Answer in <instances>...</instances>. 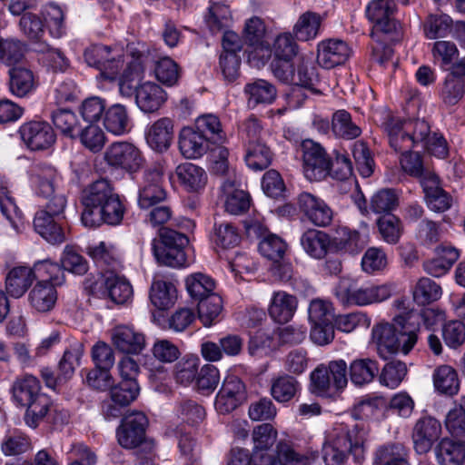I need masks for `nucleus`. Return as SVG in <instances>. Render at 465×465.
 <instances>
[{"mask_svg": "<svg viewBox=\"0 0 465 465\" xmlns=\"http://www.w3.org/2000/svg\"><path fill=\"white\" fill-rule=\"evenodd\" d=\"M367 430L356 424L351 428L340 427L334 429L322 448V457L325 465H346L349 456L355 462L365 458Z\"/></svg>", "mask_w": 465, "mask_h": 465, "instance_id": "nucleus-1", "label": "nucleus"}, {"mask_svg": "<svg viewBox=\"0 0 465 465\" xmlns=\"http://www.w3.org/2000/svg\"><path fill=\"white\" fill-rule=\"evenodd\" d=\"M372 340L380 357L386 360L399 351L409 353L416 344L418 336L415 330L408 325L405 317L399 315L394 318L393 323H380L373 327Z\"/></svg>", "mask_w": 465, "mask_h": 465, "instance_id": "nucleus-2", "label": "nucleus"}, {"mask_svg": "<svg viewBox=\"0 0 465 465\" xmlns=\"http://www.w3.org/2000/svg\"><path fill=\"white\" fill-rule=\"evenodd\" d=\"M14 401L26 408L25 421L31 428H36L47 414L50 408L49 398L41 392L39 380L33 375H24L15 379L11 389Z\"/></svg>", "mask_w": 465, "mask_h": 465, "instance_id": "nucleus-3", "label": "nucleus"}, {"mask_svg": "<svg viewBox=\"0 0 465 465\" xmlns=\"http://www.w3.org/2000/svg\"><path fill=\"white\" fill-rule=\"evenodd\" d=\"M393 292L391 283L375 284L366 282L359 285L350 278H341L336 288L335 295L343 304L367 306L388 300Z\"/></svg>", "mask_w": 465, "mask_h": 465, "instance_id": "nucleus-4", "label": "nucleus"}, {"mask_svg": "<svg viewBox=\"0 0 465 465\" xmlns=\"http://www.w3.org/2000/svg\"><path fill=\"white\" fill-rule=\"evenodd\" d=\"M160 243L153 244V254L157 262L163 265L182 268L187 264L184 248L189 239L184 233L169 228H163L160 234Z\"/></svg>", "mask_w": 465, "mask_h": 465, "instance_id": "nucleus-5", "label": "nucleus"}, {"mask_svg": "<svg viewBox=\"0 0 465 465\" xmlns=\"http://www.w3.org/2000/svg\"><path fill=\"white\" fill-rule=\"evenodd\" d=\"M84 60L89 66L95 67L103 75L114 80L124 66L122 51L104 45H93L85 49Z\"/></svg>", "mask_w": 465, "mask_h": 465, "instance_id": "nucleus-6", "label": "nucleus"}, {"mask_svg": "<svg viewBox=\"0 0 465 465\" xmlns=\"http://www.w3.org/2000/svg\"><path fill=\"white\" fill-rule=\"evenodd\" d=\"M302 170L307 180L322 181L325 179L331 170V157L326 150L311 139L302 141Z\"/></svg>", "mask_w": 465, "mask_h": 465, "instance_id": "nucleus-7", "label": "nucleus"}, {"mask_svg": "<svg viewBox=\"0 0 465 465\" xmlns=\"http://www.w3.org/2000/svg\"><path fill=\"white\" fill-rule=\"evenodd\" d=\"M407 131H410L411 139L413 140V147L421 145L439 158H444L448 154L446 140L442 135L431 132L430 124L425 120L408 119Z\"/></svg>", "mask_w": 465, "mask_h": 465, "instance_id": "nucleus-8", "label": "nucleus"}, {"mask_svg": "<svg viewBox=\"0 0 465 465\" xmlns=\"http://www.w3.org/2000/svg\"><path fill=\"white\" fill-rule=\"evenodd\" d=\"M163 175V168L157 164L148 167L143 172L138 191V204L142 209L153 207L166 199Z\"/></svg>", "mask_w": 465, "mask_h": 465, "instance_id": "nucleus-9", "label": "nucleus"}, {"mask_svg": "<svg viewBox=\"0 0 465 465\" xmlns=\"http://www.w3.org/2000/svg\"><path fill=\"white\" fill-rule=\"evenodd\" d=\"M104 160L108 165L130 173L137 172L143 163L141 151L128 142L110 144L104 152Z\"/></svg>", "mask_w": 465, "mask_h": 465, "instance_id": "nucleus-10", "label": "nucleus"}, {"mask_svg": "<svg viewBox=\"0 0 465 465\" xmlns=\"http://www.w3.org/2000/svg\"><path fill=\"white\" fill-rule=\"evenodd\" d=\"M148 420L141 411L126 414L117 429L119 444L125 449H134L143 443Z\"/></svg>", "mask_w": 465, "mask_h": 465, "instance_id": "nucleus-11", "label": "nucleus"}, {"mask_svg": "<svg viewBox=\"0 0 465 465\" xmlns=\"http://www.w3.org/2000/svg\"><path fill=\"white\" fill-rule=\"evenodd\" d=\"M247 400V391L242 381L234 375H228L215 399V409L222 414L230 413Z\"/></svg>", "mask_w": 465, "mask_h": 465, "instance_id": "nucleus-12", "label": "nucleus"}, {"mask_svg": "<svg viewBox=\"0 0 465 465\" xmlns=\"http://www.w3.org/2000/svg\"><path fill=\"white\" fill-rule=\"evenodd\" d=\"M125 213V207L117 193L111 196L100 208L95 209L93 214L82 213V223L85 227L95 228L103 223L109 225H118L122 223Z\"/></svg>", "mask_w": 465, "mask_h": 465, "instance_id": "nucleus-13", "label": "nucleus"}, {"mask_svg": "<svg viewBox=\"0 0 465 465\" xmlns=\"http://www.w3.org/2000/svg\"><path fill=\"white\" fill-rule=\"evenodd\" d=\"M441 435L440 422L431 416L420 418L411 433L413 448L420 454L428 453Z\"/></svg>", "mask_w": 465, "mask_h": 465, "instance_id": "nucleus-14", "label": "nucleus"}, {"mask_svg": "<svg viewBox=\"0 0 465 465\" xmlns=\"http://www.w3.org/2000/svg\"><path fill=\"white\" fill-rule=\"evenodd\" d=\"M301 213L314 225L328 226L333 218L331 207L320 197L307 192L299 194L297 198Z\"/></svg>", "mask_w": 465, "mask_h": 465, "instance_id": "nucleus-15", "label": "nucleus"}, {"mask_svg": "<svg viewBox=\"0 0 465 465\" xmlns=\"http://www.w3.org/2000/svg\"><path fill=\"white\" fill-rule=\"evenodd\" d=\"M23 142L32 151H41L50 148L55 142V134L46 122L31 121L20 127Z\"/></svg>", "mask_w": 465, "mask_h": 465, "instance_id": "nucleus-16", "label": "nucleus"}, {"mask_svg": "<svg viewBox=\"0 0 465 465\" xmlns=\"http://www.w3.org/2000/svg\"><path fill=\"white\" fill-rule=\"evenodd\" d=\"M395 10L393 0H372L366 8V15L369 20L374 24L377 32L385 35L391 33L398 34L399 23L392 18Z\"/></svg>", "mask_w": 465, "mask_h": 465, "instance_id": "nucleus-17", "label": "nucleus"}, {"mask_svg": "<svg viewBox=\"0 0 465 465\" xmlns=\"http://www.w3.org/2000/svg\"><path fill=\"white\" fill-rule=\"evenodd\" d=\"M351 49L341 39H327L318 45L317 62L326 69L343 64L351 56Z\"/></svg>", "mask_w": 465, "mask_h": 465, "instance_id": "nucleus-18", "label": "nucleus"}, {"mask_svg": "<svg viewBox=\"0 0 465 465\" xmlns=\"http://www.w3.org/2000/svg\"><path fill=\"white\" fill-rule=\"evenodd\" d=\"M421 186L426 204L430 211L444 213L451 208L453 198L441 187L436 173L426 176L422 180Z\"/></svg>", "mask_w": 465, "mask_h": 465, "instance_id": "nucleus-19", "label": "nucleus"}, {"mask_svg": "<svg viewBox=\"0 0 465 465\" xmlns=\"http://www.w3.org/2000/svg\"><path fill=\"white\" fill-rule=\"evenodd\" d=\"M114 348L125 354H138L145 347L144 335L128 325H117L111 331Z\"/></svg>", "mask_w": 465, "mask_h": 465, "instance_id": "nucleus-20", "label": "nucleus"}, {"mask_svg": "<svg viewBox=\"0 0 465 465\" xmlns=\"http://www.w3.org/2000/svg\"><path fill=\"white\" fill-rule=\"evenodd\" d=\"M390 146L397 153H409L413 148V140L407 131V120L388 115L382 123Z\"/></svg>", "mask_w": 465, "mask_h": 465, "instance_id": "nucleus-21", "label": "nucleus"}, {"mask_svg": "<svg viewBox=\"0 0 465 465\" xmlns=\"http://www.w3.org/2000/svg\"><path fill=\"white\" fill-rule=\"evenodd\" d=\"M64 220V218L36 212L34 218V228L49 243L61 244L66 241Z\"/></svg>", "mask_w": 465, "mask_h": 465, "instance_id": "nucleus-22", "label": "nucleus"}, {"mask_svg": "<svg viewBox=\"0 0 465 465\" xmlns=\"http://www.w3.org/2000/svg\"><path fill=\"white\" fill-rule=\"evenodd\" d=\"M209 138L192 127H184L179 134V150L187 159H197L210 149Z\"/></svg>", "mask_w": 465, "mask_h": 465, "instance_id": "nucleus-23", "label": "nucleus"}, {"mask_svg": "<svg viewBox=\"0 0 465 465\" xmlns=\"http://www.w3.org/2000/svg\"><path fill=\"white\" fill-rule=\"evenodd\" d=\"M173 135V121L169 117H163L153 122L147 128L145 139L153 151L163 153L171 146Z\"/></svg>", "mask_w": 465, "mask_h": 465, "instance_id": "nucleus-24", "label": "nucleus"}, {"mask_svg": "<svg viewBox=\"0 0 465 465\" xmlns=\"http://www.w3.org/2000/svg\"><path fill=\"white\" fill-rule=\"evenodd\" d=\"M57 298L56 286L46 280H41L30 290L27 299L33 310L46 313L54 308Z\"/></svg>", "mask_w": 465, "mask_h": 465, "instance_id": "nucleus-25", "label": "nucleus"}, {"mask_svg": "<svg viewBox=\"0 0 465 465\" xmlns=\"http://www.w3.org/2000/svg\"><path fill=\"white\" fill-rule=\"evenodd\" d=\"M297 307L296 296L284 291H279L273 292L271 298L268 313L275 322L282 324L292 319Z\"/></svg>", "mask_w": 465, "mask_h": 465, "instance_id": "nucleus-26", "label": "nucleus"}, {"mask_svg": "<svg viewBox=\"0 0 465 465\" xmlns=\"http://www.w3.org/2000/svg\"><path fill=\"white\" fill-rule=\"evenodd\" d=\"M167 99L166 92L157 84L145 82L136 90L135 102L143 113L158 111Z\"/></svg>", "mask_w": 465, "mask_h": 465, "instance_id": "nucleus-27", "label": "nucleus"}, {"mask_svg": "<svg viewBox=\"0 0 465 465\" xmlns=\"http://www.w3.org/2000/svg\"><path fill=\"white\" fill-rule=\"evenodd\" d=\"M115 193L110 183L101 179L89 184L82 193L83 213L93 214L95 209L100 208Z\"/></svg>", "mask_w": 465, "mask_h": 465, "instance_id": "nucleus-28", "label": "nucleus"}, {"mask_svg": "<svg viewBox=\"0 0 465 465\" xmlns=\"http://www.w3.org/2000/svg\"><path fill=\"white\" fill-rule=\"evenodd\" d=\"M438 465H464L465 443L445 437L434 447Z\"/></svg>", "mask_w": 465, "mask_h": 465, "instance_id": "nucleus-29", "label": "nucleus"}, {"mask_svg": "<svg viewBox=\"0 0 465 465\" xmlns=\"http://www.w3.org/2000/svg\"><path fill=\"white\" fill-rule=\"evenodd\" d=\"M36 274L27 266H15L5 276L6 292L13 298L22 297L32 285Z\"/></svg>", "mask_w": 465, "mask_h": 465, "instance_id": "nucleus-30", "label": "nucleus"}, {"mask_svg": "<svg viewBox=\"0 0 465 465\" xmlns=\"http://www.w3.org/2000/svg\"><path fill=\"white\" fill-rule=\"evenodd\" d=\"M38 81L32 70L24 66H14L9 70V90L17 97H25L34 92Z\"/></svg>", "mask_w": 465, "mask_h": 465, "instance_id": "nucleus-31", "label": "nucleus"}, {"mask_svg": "<svg viewBox=\"0 0 465 465\" xmlns=\"http://www.w3.org/2000/svg\"><path fill=\"white\" fill-rule=\"evenodd\" d=\"M264 36L265 25L262 19L256 16L250 18L243 30L244 43L252 49V53L261 54L262 57L265 54L269 56L270 53V45L264 41Z\"/></svg>", "mask_w": 465, "mask_h": 465, "instance_id": "nucleus-32", "label": "nucleus"}, {"mask_svg": "<svg viewBox=\"0 0 465 465\" xmlns=\"http://www.w3.org/2000/svg\"><path fill=\"white\" fill-rule=\"evenodd\" d=\"M103 286L106 294L116 304H124L133 297V288L127 279L114 272L104 274Z\"/></svg>", "mask_w": 465, "mask_h": 465, "instance_id": "nucleus-33", "label": "nucleus"}, {"mask_svg": "<svg viewBox=\"0 0 465 465\" xmlns=\"http://www.w3.org/2000/svg\"><path fill=\"white\" fill-rule=\"evenodd\" d=\"M179 183L188 192H198L207 182L205 171L192 163L179 164L175 169Z\"/></svg>", "mask_w": 465, "mask_h": 465, "instance_id": "nucleus-34", "label": "nucleus"}, {"mask_svg": "<svg viewBox=\"0 0 465 465\" xmlns=\"http://www.w3.org/2000/svg\"><path fill=\"white\" fill-rule=\"evenodd\" d=\"M59 180L57 170L50 164L39 163L33 169L32 181L39 195L54 193Z\"/></svg>", "mask_w": 465, "mask_h": 465, "instance_id": "nucleus-35", "label": "nucleus"}, {"mask_svg": "<svg viewBox=\"0 0 465 465\" xmlns=\"http://www.w3.org/2000/svg\"><path fill=\"white\" fill-rule=\"evenodd\" d=\"M379 373V364L370 358L353 360L349 366L351 381L356 386L371 383Z\"/></svg>", "mask_w": 465, "mask_h": 465, "instance_id": "nucleus-36", "label": "nucleus"}, {"mask_svg": "<svg viewBox=\"0 0 465 465\" xmlns=\"http://www.w3.org/2000/svg\"><path fill=\"white\" fill-rule=\"evenodd\" d=\"M331 243V240L326 232L314 229L306 231L301 237L303 250L315 259L323 258Z\"/></svg>", "mask_w": 465, "mask_h": 465, "instance_id": "nucleus-37", "label": "nucleus"}, {"mask_svg": "<svg viewBox=\"0 0 465 465\" xmlns=\"http://www.w3.org/2000/svg\"><path fill=\"white\" fill-rule=\"evenodd\" d=\"M104 128L114 135H123L131 129L130 117L125 106L116 104L104 112Z\"/></svg>", "mask_w": 465, "mask_h": 465, "instance_id": "nucleus-38", "label": "nucleus"}, {"mask_svg": "<svg viewBox=\"0 0 465 465\" xmlns=\"http://www.w3.org/2000/svg\"><path fill=\"white\" fill-rule=\"evenodd\" d=\"M185 287L190 297L201 302L209 295L216 293L214 280L203 272H194L185 278Z\"/></svg>", "mask_w": 465, "mask_h": 465, "instance_id": "nucleus-39", "label": "nucleus"}, {"mask_svg": "<svg viewBox=\"0 0 465 465\" xmlns=\"http://www.w3.org/2000/svg\"><path fill=\"white\" fill-rule=\"evenodd\" d=\"M244 93L248 96V104L252 107L259 104L272 103L277 94L274 85L262 79L247 84Z\"/></svg>", "mask_w": 465, "mask_h": 465, "instance_id": "nucleus-40", "label": "nucleus"}, {"mask_svg": "<svg viewBox=\"0 0 465 465\" xmlns=\"http://www.w3.org/2000/svg\"><path fill=\"white\" fill-rule=\"evenodd\" d=\"M300 391V382L291 375L283 374L272 381L271 394L278 402L290 401Z\"/></svg>", "mask_w": 465, "mask_h": 465, "instance_id": "nucleus-41", "label": "nucleus"}, {"mask_svg": "<svg viewBox=\"0 0 465 465\" xmlns=\"http://www.w3.org/2000/svg\"><path fill=\"white\" fill-rule=\"evenodd\" d=\"M322 17L314 12L307 11L300 15L293 26V33L301 41L315 38L320 31Z\"/></svg>", "mask_w": 465, "mask_h": 465, "instance_id": "nucleus-42", "label": "nucleus"}, {"mask_svg": "<svg viewBox=\"0 0 465 465\" xmlns=\"http://www.w3.org/2000/svg\"><path fill=\"white\" fill-rule=\"evenodd\" d=\"M177 298L175 286L169 282L155 281L150 292L152 303L159 310H166L173 306Z\"/></svg>", "mask_w": 465, "mask_h": 465, "instance_id": "nucleus-43", "label": "nucleus"}, {"mask_svg": "<svg viewBox=\"0 0 465 465\" xmlns=\"http://www.w3.org/2000/svg\"><path fill=\"white\" fill-rule=\"evenodd\" d=\"M407 456L402 444L381 446L375 452L373 465H408Z\"/></svg>", "mask_w": 465, "mask_h": 465, "instance_id": "nucleus-44", "label": "nucleus"}, {"mask_svg": "<svg viewBox=\"0 0 465 465\" xmlns=\"http://www.w3.org/2000/svg\"><path fill=\"white\" fill-rule=\"evenodd\" d=\"M331 130L337 137L354 139L361 134V128L351 121V114L345 110L336 111L331 119Z\"/></svg>", "mask_w": 465, "mask_h": 465, "instance_id": "nucleus-45", "label": "nucleus"}, {"mask_svg": "<svg viewBox=\"0 0 465 465\" xmlns=\"http://www.w3.org/2000/svg\"><path fill=\"white\" fill-rule=\"evenodd\" d=\"M442 294L441 287L433 280L422 277L413 288L414 302L419 305H426L438 301Z\"/></svg>", "mask_w": 465, "mask_h": 465, "instance_id": "nucleus-46", "label": "nucleus"}, {"mask_svg": "<svg viewBox=\"0 0 465 465\" xmlns=\"http://www.w3.org/2000/svg\"><path fill=\"white\" fill-rule=\"evenodd\" d=\"M26 52V45L16 38L0 36V62L12 66L20 63Z\"/></svg>", "mask_w": 465, "mask_h": 465, "instance_id": "nucleus-47", "label": "nucleus"}, {"mask_svg": "<svg viewBox=\"0 0 465 465\" xmlns=\"http://www.w3.org/2000/svg\"><path fill=\"white\" fill-rule=\"evenodd\" d=\"M195 129L205 134L211 143H223L226 141V135L222 128L221 122L214 114L199 116L195 122Z\"/></svg>", "mask_w": 465, "mask_h": 465, "instance_id": "nucleus-48", "label": "nucleus"}, {"mask_svg": "<svg viewBox=\"0 0 465 465\" xmlns=\"http://www.w3.org/2000/svg\"><path fill=\"white\" fill-rule=\"evenodd\" d=\"M154 74L156 79L166 86L175 85L181 75L178 64L169 56L159 58L154 63Z\"/></svg>", "mask_w": 465, "mask_h": 465, "instance_id": "nucleus-49", "label": "nucleus"}, {"mask_svg": "<svg viewBox=\"0 0 465 465\" xmlns=\"http://www.w3.org/2000/svg\"><path fill=\"white\" fill-rule=\"evenodd\" d=\"M272 153L265 143L246 146L245 162L254 171L266 169L272 163Z\"/></svg>", "mask_w": 465, "mask_h": 465, "instance_id": "nucleus-50", "label": "nucleus"}, {"mask_svg": "<svg viewBox=\"0 0 465 465\" xmlns=\"http://www.w3.org/2000/svg\"><path fill=\"white\" fill-rule=\"evenodd\" d=\"M377 226L381 239L390 243L395 244L400 241L403 232L402 223L399 217L388 213L377 220Z\"/></svg>", "mask_w": 465, "mask_h": 465, "instance_id": "nucleus-51", "label": "nucleus"}, {"mask_svg": "<svg viewBox=\"0 0 465 465\" xmlns=\"http://www.w3.org/2000/svg\"><path fill=\"white\" fill-rule=\"evenodd\" d=\"M143 74V68L140 63L134 61L124 69L119 80V91L123 96L132 97L136 95V90L139 87Z\"/></svg>", "mask_w": 465, "mask_h": 465, "instance_id": "nucleus-52", "label": "nucleus"}, {"mask_svg": "<svg viewBox=\"0 0 465 465\" xmlns=\"http://www.w3.org/2000/svg\"><path fill=\"white\" fill-rule=\"evenodd\" d=\"M465 94V81L447 75L440 90V99L446 106L456 105Z\"/></svg>", "mask_w": 465, "mask_h": 465, "instance_id": "nucleus-53", "label": "nucleus"}, {"mask_svg": "<svg viewBox=\"0 0 465 465\" xmlns=\"http://www.w3.org/2000/svg\"><path fill=\"white\" fill-rule=\"evenodd\" d=\"M435 388L446 394H455L459 389V380L453 368L448 365L438 367L433 374Z\"/></svg>", "mask_w": 465, "mask_h": 465, "instance_id": "nucleus-54", "label": "nucleus"}, {"mask_svg": "<svg viewBox=\"0 0 465 465\" xmlns=\"http://www.w3.org/2000/svg\"><path fill=\"white\" fill-rule=\"evenodd\" d=\"M407 366L400 361L387 362L382 368L379 381L381 385L391 389L397 388L407 375Z\"/></svg>", "mask_w": 465, "mask_h": 465, "instance_id": "nucleus-55", "label": "nucleus"}, {"mask_svg": "<svg viewBox=\"0 0 465 465\" xmlns=\"http://www.w3.org/2000/svg\"><path fill=\"white\" fill-rule=\"evenodd\" d=\"M0 211L14 226L21 218V211L9 190V183L4 178H0Z\"/></svg>", "mask_w": 465, "mask_h": 465, "instance_id": "nucleus-56", "label": "nucleus"}, {"mask_svg": "<svg viewBox=\"0 0 465 465\" xmlns=\"http://www.w3.org/2000/svg\"><path fill=\"white\" fill-rule=\"evenodd\" d=\"M223 310L222 297L217 294H211L206 299L198 302L199 319L206 327L211 326Z\"/></svg>", "mask_w": 465, "mask_h": 465, "instance_id": "nucleus-57", "label": "nucleus"}, {"mask_svg": "<svg viewBox=\"0 0 465 465\" xmlns=\"http://www.w3.org/2000/svg\"><path fill=\"white\" fill-rule=\"evenodd\" d=\"M452 20L445 14H432L424 23V34L429 39L444 37L451 30Z\"/></svg>", "mask_w": 465, "mask_h": 465, "instance_id": "nucleus-58", "label": "nucleus"}, {"mask_svg": "<svg viewBox=\"0 0 465 465\" xmlns=\"http://www.w3.org/2000/svg\"><path fill=\"white\" fill-rule=\"evenodd\" d=\"M84 353L82 344H74L66 349L58 364L59 372L64 381L70 379L76 367L80 365V361Z\"/></svg>", "mask_w": 465, "mask_h": 465, "instance_id": "nucleus-59", "label": "nucleus"}, {"mask_svg": "<svg viewBox=\"0 0 465 465\" xmlns=\"http://www.w3.org/2000/svg\"><path fill=\"white\" fill-rule=\"evenodd\" d=\"M400 163L402 170L408 174L420 179V184L426 176L435 173L424 167L421 156L418 153H401Z\"/></svg>", "mask_w": 465, "mask_h": 465, "instance_id": "nucleus-60", "label": "nucleus"}, {"mask_svg": "<svg viewBox=\"0 0 465 465\" xmlns=\"http://www.w3.org/2000/svg\"><path fill=\"white\" fill-rule=\"evenodd\" d=\"M273 57L294 59L299 53V45L290 33L278 35L271 49Z\"/></svg>", "mask_w": 465, "mask_h": 465, "instance_id": "nucleus-61", "label": "nucleus"}, {"mask_svg": "<svg viewBox=\"0 0 465 465\" xmlns=\"http://www.w3.org/2000/svg\"><path fill=\"white\" fill-rule=\"evenodd\" d=\"M352 155L356 167L362 177H370L374 170V161L367 144L358 141L353 144Z\"/></svg>", "mask_w": 465, "mask_h": 465, "instance_id": "nucleus-62", "label": "nucleus"}, {"mask_svg": "<svg viewBox=\"0 0 465 465\" xmlns=\"http://www.w3.org/2000/svg\"><path fill=\"white\" fill-rule=\"evenodd\" d=\"M399 204V198L392 189H382L371 199V209L375 213H390Z\"/></svg>", "mask_w": 465, "mask_h": 465, "instance_id": "nucleus-63", "label": "nucleus"}, {"mask_svg": "<svg viewBox=\"0 0 465 465\" xmlns=\"http://www.w3.org/2000/svg\"><path fill=\"white\" fill-rule=\"evenodd\" d=\"M445 427L451 439L465 443V411L462 408H454L448 412Z\"/></svg>", "mask_w": 465, "mask_h": 465, "instance_id": "nucleus-64", "label": "nucleus"}]
</instances>
